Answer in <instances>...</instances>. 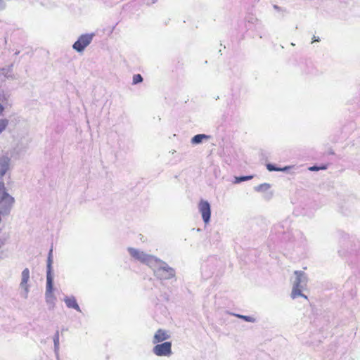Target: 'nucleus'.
Here are the masks:
<instances>
[{
	"label": "nucleus",
	"mask_w": 360,
	"mask_h": 360,
	"mask_svg": "<svg viewBox=\"0 0 360 360\" xmlns=\"http://www.w3.org/2000/svg\"><path fill=\"white\" fill-rule=\"evenodd\" d=\"M64 302L68 308L74 309L77 311H79V312L82 311V310L77 302V300L74 296H65L64 297Z\"/></svg>",
	"instance_id": "f8f14e48"
},
{
	"label": "nucleus",
	"mask_w": 360,
	"mask_h": 360,
	"mask_svg": "<svg viewBox=\"0 0 360 360\" xmlns=\"http://www.w3.org/2000/svg\"><path fill=\"white\" fill-rule=\"evenodd\" d=\"M198 210L205 224H208L211 217V206L208 201L201 200L198 203Z\"/></svg>",
	"instance_id": "0eeeda50"
},
{
	"label": "nucleus",
	"mask_w": 360,
	"mask_h": 360,
	"mask_svg": "<svg viewBox=\"0 0 360 360\" xmlns=\"http://www.w3.org/2000/svg\"><path fill=\"white\" fill-rule=\"evenodd\" d=\"M289 168H290L289 167H284L283 168L278 167H276L275 165H273L271 163H268L266 165V169L269 172H273V171H276V172L283 171V172H285V171L288 170Z\"/></svg>",
	"instance_id": "f3484780"
},
{
	"label": "nucleus",
	"mask_w": 360,
	"mask_h": 360,
	"mask_svg": "<svg viewBox=\"0 0 360 360\" xmlns=\"http://www.w3.org/2000/svg\"><path fill=\"white\" fill-rule=\"evenodd\" d=\"M52 252H53V250L51 248L49 252V255H48V258H47L46 281H49V280L53 281V276L52 274V263H53Z\"/></svg>",
	"instance_id": "4468645a"
},
{
	"label": "nucleus",
	"mask_w": 360,
	"mask_h": 360,
	"mask_svg": "<svg viewBox=\"0 0 360 360\" xmlns=\"http://www.w3.org/2000/svg\"><path fill=\"white\" fill-rule=\"evenodd\" d=\"M13 70V64L10 65L8 67L3 68L1 69V73L7 78L12 77V75L10 74Z\"/></svg>",
	"instance_id": "6ab92c4d"
},
{
	"label": "nucleus",
	"mask_w": 360,
	"mask_h": 360,
	"mask_svg": "<svg viewBox=\"0 0 360 360\" xmlns=\"http://www.w3.org/2000/svg\"><path fill=\"white\" fill-rule=\"evenodd\" d=\"M320 38L319 37L314 36L312 38V42L319 41Z\"/></svg>",
	"instance_id": "a878e982"
},
{
	"label": "nucleus",
	"mask_w": 360,
	"mask_h": 360,
	"mask_svg": "<svg viewBox=\"0 0 360 360\" xmlns=\"http://www.w3.org/2000/svg\"><path fill=\"white\" fill-rule=\"evenodd\" d=\"M2 112H3L2 108H0V115L2 114Z\"/></svg>",
	"instance_id": "c85d7f7f"
},
{
	"label": "nucleus",
	"mask_w": 360,
	"mask_h": 360,
	"mask_svg": "<svg viewBox=\"0 0 360 360\" xmlns=\"http://www.w3.org/2000/svg\"><path fill=\"white\" fill-rule=\"evenodd\" d=\"M30 279V270L28 268H25L21 274V281L20 283V288L22 290L21 292V296L25 299H27L28 297V293L30 291V285H28V281Z\"/></svg>",
	"instance_id": "6e6552de"
},
{
	"label": "nucleus",
	"mask_w": 360,
	"mask_h": 360,
	"mask_svg": "<svg viewBox=\"0 0 360 360\" xmlns=\"http://www.w3.org/2000/svg\"><path fill=\"white\" fill-rule=\"evenodd\" d=\"M321 169H326V167H322Z\"/></svg>",
	"instance_id": "c756f323"
},
{
	"label": "nucleus",
	"mask_w": 360,
	"mask_h": 360,
	"mask_svg": "<svg viewBox=\"0 0 360 360\" xmlns=\"http://www.w3.org/2000/svg\"><path fill=\"white\" fill-rule=\"evenodd\" d=\"M270 187L271 185L269 184L264 183L255 186V190L257 192H263L269 190Z\"/></svg>",
	"instance_id": "aec40b11"
},
{
	"label": "nucleus",
	"mask_w": 360,
	"mask_h": 360,
	"mask_svg": "<svg viewBox=\"0 0 360 360\" xmlns=\"http://www.w3.org/2000/svg\"><path fill=\"white\" fill-rule=\"evenodd\" d=\"M294 275L295 278L292 281L293 286L291 293L292 298L295 299L297 297H302L307 299V296L302 293L307 284V276L306 274L302 271H295Z\"/></svg>",
	"instance_id": "f03ea898"
},
{
	"label": "nucleus",
	"mask_w": 360,
	"mask_h": 360,
	"mask_svg": "<svg viewBox=\"0 0 360 360\" xmlns=\"http://www.w3.org/2000/svg\"><path fill=\"white\" fill-rule=\"evenodd\" d=\"M53 281H46L45 299L46 303L49 305L50 309H53L55 306L56 297L53 293Z\"/></svg>",
	"instance_id": "1a4fd4ad"
},
{
	"label": "nucleus",
	"mask_w": 360,
	"mask_h": 360,
	"mask_svg": "<svg viewBox=\"0 0 360 360\" xmlns=\"http://www.w3.org/2000/svg\"><path fill=\"white\" fill-rule=\"evenodd\" d=\"M127 250L131 257L134 259L146 264L149 267L155 262L156 257L147 254L143 251L134 248H128Z\"/></svg>",
	"instance_id": "20e7f679"
},
{
	"label": "nucleus",
	"mask_w": 360,
	"mask_h": 360,
	"mask_svg": "<svg viewBox=\"0 0 360 360\" xmlns=\"http://www.w3.org/2000/svg\"><path fill=\"white\" fill-rule=\"evenodd\" d=\"M232 315H233L239 319H241L247 322H250V323L256 322V319H255L254 317L250 316H245V315H241V314H232Z\"/></svg>",
	"instance_id": "a211bd4d"
},
{
	"label": "nucleus",
	"mask_w": 360,
	"mask_h": 360,
	"mask_svg": "<svg viewBox=\"0 0 360 360\" xmlns=\"http://www.w3.org/2000/svg\"><path fill=\"white\" fill-rule=\"evenodd\" d=\"M4 245V242L0 239V249Z\"/></svg>",
	"instance_id": "bb28decb"
},
{
	"label": "nucleus",
	"mask_w": 360,
	"mask_h": 360,
	"mask_svg": "<svg viewBox=\"0 0 360 360\" xmlns=\"http://www.w3.org/2000/svg\"><path fill=\"white\" fill-rule=\"evenodd\" d=\"M208 139V136L202 134H196L191 139V143L194 145L200 144L204 139Z\"/></svg>",
	"instance_id": "2eb2a0df"
},
{
	"label": "nucleus",
	"mask_w": 360,
	"mask_h": 360,
	"mask_svg": "<svg viewBox=\"0 0 360 360\" xmlns=\"http://www.w3.org/2000/svg\"><path fill=\"white\" fill-rule=\"evenodd\" d=\"M153 352L158 356H169L172 354V342H165L157 344L153 349Z\"/></svg>",
	"instance_id": "423d86ee"
},
{
	"label": "nucleus",
	"mask_w": 360,
	"mask_h": 360,
	"mask_svg": "<svg viewBox=\"0 0 360 360\" xmlns=\"http://www.w3.org/2000/svg\"><path fill=\"white\" fill-rule=\"evenodd\" d=\"M11 94L8 92L0 91V108L2 110L11 107Z\"/></svg>",
	"instance_id": "9b49d317"
},
{
	"label": "nucleus",
	"mask_w": 360,
	"mask_h": 360,
	"mask_svg": "<svg viewBox=\"0 0 360 360\" xmlns=\"http://www.w3.org/2000/svg\"><path fill=\"white\" fill-rule=\"evenodd\" d=\"M252 178H253V176L252 175L236 176L235 177V180H234V183L235 184H240V183H241L243 181L250 180Z\"/></svg>",
	"instance_id": "412c9836"
},
{
	"label": "nucleus",
	"mask_w": 360,
	"mask_h": 360,
	"mask_svg": "<svg viewBox=\"0 0 360 360\" xmlns=\"http://www.w3.org/2000/svg\"><path fill=\"white\" fill-rule=\"evenodd\" d=\"M320 168L317 166H312L309 168V170L311 171H318Z\"/></svg>",
	"instance_id": "393cba45"
},
{
	"label": "nucleus",
	"mask_w": 360,
	"mask_h": 360,
	"mask_svg": "<svg viewBox=\"0 0 360 360\" xmlns=\"http://www.w3.org/2000/svg\"><path fill=\"white\" fill-rule=\"evenodd\" d=\"M170 338V335L164 330L159 329L156 331L153 342L156 344L158 342H163L166 340H168Z\"/></svg>",
	"instance_id": "ddd939ff"
},
{
	"label": "nucleus",
	"mask_w": 360,
	"mask_h": 360,
	"mask_svg": "<svg viewBox=\"0 0 360 360\" xmlns=\"http://www.w3.org/2000/svg\"><path fill=\"white\" fill-rule=\"evenodd\" d=\"M6 7V3L4 0H0V11H3Z\"/></svg>",
	"instance_id": "b1692460"
},
{
	"label": "nucleus",
	"mask_w": 360,
	"mask_h": 360,
	"mask_svg": "<svg viewBox=\"0 0 360 360\" xmlns=\"http://www.w3.org/2000/svg\"><path fill=\"white\" fill-rule=\"evenodd\" d=\"M150 268L153 269L155 276L160 280H169L175 277L176 275L173 268L158 257Z\"/></svg>",
	"instance_id": "f257e3e1"
},
{
	"label": "nucleus",
	"mask_w": 360,
	"mask_h": 360,
	"mask_svg": "<svg viewBox=\"0 0 360 360\" xmlns=\"http://www.w3.org/2000/svg\"><path fill=\"white\" fill-rule=\"evenodd\" d=\"M11 158L5 155L0 156V179H1L9 169Z\"/></svg>",
	"instance_id": "9d476101"
},
{
	"label": "nucleus",
	"mask_w": 360,
	"mask_h": 360,
	"mask_svg": "<svg viewBox=\"0 0 360 360\" xmlns=\"http://www.w3.org/2000/svg\"><path fill=\"white\" fill-rule=\"evenodd\" d=\"M8 124L7 119H0V134L2 133Z\"/></svg>",
	"instance_id": "4be33fe9"
},
{
	"label": "nucleus",
	"mask_w": 360,
	"mask_h": 360,
	"mask_svg": "<svg viewBox=\"0 0 360 360\" xmlns=\"http://www.w3.org/2000/svg\"><path fill=\"white\" fill-rule=\"evenodd\" d=\"M14 203L15 198L7 192L4 182L0 181V210L3 216L11 213Z\"/></svg>",
	"instance_id": "7ed1b4c3"
},
{
	"label": "nucleus",
	"mask_w": 360,
	"mask_h": 360,
	"mask_svg": "<svg viewBox=\"0 0 360 360\" xmlns=\"http://www.w3.org/2000/svg\"><path fill=\"white\" fill-rule=\"evenodd\" d=\"M274 8L275 9H276V10H279V9H280V8H279L277 5H274Z\"/></svg>",
	"instance_id": "cd10ccee"
},
{
	"label": "nucleus",
	"mask_w": 360,
	"mask_h": 360,
	"mask_svg": "<svg viewBox=\"0 0 360 360\" xmlns=\"http://www.w3.org/2000/svg\"><path fill=\"white\" fill-rule=\"evenodd\" d=\"M94 36V33H86L80 35L77 40L73 44L72 49L78 53L83 52L92 42Z\"/></svg>",
	"instance_id": "39448f33"
},
{
	"label": "nucleus",
	"mask_w": 360,
	"mask_h": 360,
	"mask_svg": "<svg viewBox=\"0 0 360 360\" xmlns=\"http://www.w3.org/2000/svg\"><path fill=\"white\" fill-rule=\"evenodd\" d=\"M53 343H54V352L56 355L58 356V352H59V331L56 330L54 336H53Z\"/></svg>",
	"instance_id": "dca6fc26"
},
{
	"label": "nucleus",
	"mask_w": 360,
	"mask_h": 360,
	"mask_svg": "<svg viewBox=\"0 0 360 360\" xmlns=\"http://www.w3.org/2000/svg\"><path fill=\"white\" fill-rule=\"evenodd\" d=\"M143 81V77L140 74L134 75L133 77V84H137Z\"/></svg>",
	"instance_id": "5701e85b"
}]
</instances>
